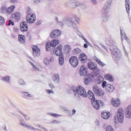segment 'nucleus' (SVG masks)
Here are the masks:
<instances>
[{
    "instance_id": "nucleus-1",
    "label": "nucleus",
    "mask_w": 131,
    "mask_h": 131,
    "mask_svg": "<svg viewBox=\"0 0 131 131\" xmlns=\"http://www.w3.org/2000/svg\"><path fill=\"white\" fill-rule=\"evenodd\" d=\"M105 43L110 46L111 52L114 60L118 61L121 59V52L116 47L115 40L111 37H107L105 39Z\"/></svg>"
},
{
    "instance_id": "nucleus-2",
    "label": "nucleus",
    "mask_w": 131,
    "mask_h": 131,
    "mask_svg": "<svg viewBox=\"0 0 131 131\" xmlns=\"http://www.w3.org/2000/svg\"><path fill=\"white\" fill-rule=\"evenodd\" d=\"M54 20L56 24L61 26V27H63L64 25H68V26L69 27H72L74 29H77V25H76V24L73 21V18L65 16L62 18V21H61L59 20L58 17L55 16Z\"/></svg>"
},
{
    "instance_id": "nucleus-3",
    "label": "nucleus",
    "mask_w": 131,
    "mask_h": 131,
    "mask_svg": "<svg viewBox=\"0 0 131 131\" xmlns=\"http://www.w3.org/2000/svg\"><path fill=\"white\" fill-rule=\"evenodd\" d=\"M73 92L75 98H79V97H82V98H86L88 97V93H86V90L81 85L77 86V88L75 89L73 87L71 88Z\"/></svg>"
},
{
    "instance_id": "nucleus-4",
    "label": "nucleus",
    "mask_w": 131,
    "mask_h": 131,
    "mask_svg": "<svg viewBox=\"0 0 131 131\" xmlns=\"http://www.w3.org/2000/svg\"><path fill=\"white\" fill-rule=\"evenodd\" d=\"M111 5H112V0H107L104 7L102 9V19L104 22H107L109 21V14H107V13L109 12V9L110 8H111Z\"/></svg>"
},
{
    "instance_id": "nucleus-5",
    "label": "nucleus",
    "mask_w": 131,
    "mask_h": 131,
    "mask_svg": "<svg viewBox=\"0 0 131 131\" xmlns=\"http://www.w3.org/2000/svg\"><path fill=\"white\" fill-rule=\"evenodd\" d=\"M74 3H75L74 0H69L67 1L64 5L65 7L71 8V9H75L78 7L82 8V9H85V5L84 4L80 2H76L74 4Z\"/></svg>"
},
{
    "instance_id": "nucleus-6",
    "label": "nucleus",
    "mask_w": 131,
    "mask_h": 131,
    "mask_svg": "<svg viewBox=\"0 0 131 131\" xmlns=\"http://www.w3.org/2000/svg\"><path fill=\"white\" fill-rule=\"evenodd\" d=\"M124 117V111L121 107L118 110L117 116L114 118L115 123L120 122V123H123V118Z\"/></svg>"
},
{
    "instance_id": "nucleus-7",
    "label": "nucleus",
    "mask_w": 131,
    "mask_h": 131,
    "mask_svg": "<svg viewBox=\"0 0 131 131\" xmlns=\"http://www.w3.org/2000/svg\"><path fill=\"white\" fill-rule=\"evenodd\" d=\"M88 68L93 71L94 75H98L100 73V69L97 68V64L93 62H90L88 64Z\"/></svg>"
},
{
    "instance_id": "nucleus-8",
    "label": "nucleus",
    "mask_w": 131,
    "mask_h": 131,
    "mask_svg": "<svg viewBox=\"0 0 131 131\" xmlns=\"http://www.w3.org/2000/svg\"><path fill=\"white\" fill-rule=\"evenodd\" d=\"M93 91L96 95L100 97H103L105 95V92L101 88H99L98 85H94L93 87Z\"/></svg>"
},
{
    "instance_id": "nucleus-9",
    "label": "nucleus",
    "mask_w": 131,
    "mask_h": 131,
    "mask_svg": "<svg viewBox=\"0 0 131 131\" xmlns=\"http://www.w3.org/2000/svg\"><path fill=\"white\" fill-rule=\"evenodd\" d=\"M36 20V17L35 16V14L33 13H29L26 17V21L27 23L29 24H32V23H34L35 20Z\"/></svg>"
},
{
    "instance_id": "nucleus-10",
    "label": "nucleus",
    "mask_w": 131,
    "mask_h": 131,
    "mask_svg": "<svg viewBox=\"0 0 131 131\" xmlns=\"http://www.w3.org/2000/svg\"><path fill=\"white\" fill-rule=\"evenodd\" d=\"M69 62L71 66L74 68L77 67V66L78 65V59L75 56L71 57L69 59Z\"/></svg>"
},
{
    "instance_id": "nucleus-11",
    "label": "nucleus",
    "mask_w": 131,
    "mask_h": 131,
    "mask_svg": "<svg viewBox=\"0 0 131 131\" xmlns=\"http://www.w3.org/2000/svg\"><path fill=\"white\" fill-rule=\"evenodd\" d=\"M92 101V104L95 108V109H96V110H98L99 108H100V106H103L104 105V102H102L100 100H91Z\"/></svg>"
},
{
    "instance_id": "nucleus-12",
    "label": "nucleus",
    "mask_w": 131,
    "mask_h": 131,
    "mask_svg": "<svg viewBox=\"0 0 131 131\" xmlns=\"http://www.w3.org/2000/svg\"><path fill=\"white\" fill-rule=\"evenodd\" d=\"M61 35V31L58 29L52 30L50 33L51 38H57Z\"/></svg>"
},
{
    "instance_id": "nucleus-13",
    "label": "nucleus",
    "mask_w": 131,
    "mask_h": 131,
    "mask_svg": "<svg viewBox=\"0 0 131 131\" xmlns=\"http://www.w3.org/2000/svg\"><path fill=\"white\" fill-rule=\"evenodd\" d=\"M20 125L21 126H23V127H26V128H28L29 129H30L31 130H34L36 131V128H34L33 126H32V125H28L26 124L25 123V122H24V120H21L20 121Z\"/></svg>"
},
{
    "instance_id": "nucleus-14",
    "label": "nucleus",
    "mask_w": 131,
    "mask_h": 131,
    "mask_svg": "<svg viewBox=\"0 0 131 131\" xmlns=\"http://www.w3.org/2000/svg\"><path fill=\"white\" fill-rule=\"evenodd\" d=\"M33 55L34 57H38L40 55V49L36 46H32Z\"/></svg>"
},
{
    "instance_id": "nucleus-15",
    "label": "nucleus",
    "mask_w": 131,
    "mask_h": 131,
    "mask_svg": "<svg viewBox=\"0 0 131 131\" xmlns=\"http://www.w3.org/2000/svg\"><path fill=\"white\" fill-rule=\"evenodd\" d=\"M63 50V45H59L57 46L56 50L55 51V55L57 57L61 56V55H64L62 53V50Z\"/></svg>"
},
{
    "instance_id": "nucleus-16",
    "label": "nucleus",
    "mask_w": 131,
    "mask_h": 131,
    "mask_svg": "<svg viewBox=\"0 0 131 131\" xmlns=\"http://www.w3.org/2000/svg\"><path fill=\"white\" fill-rule=\"evenodd\" d=\"M111 102L114 107H119L120 106L121 102L119 98H112Z\"/></svg>"
},
{
    "instance_id": "nucleus-17",
    "label": "nucleus",
    "mask_w": 131,
    "mask_h": 131,
    "mask_svg": "<svg viewBox=\"0 0 131 131\" xmlns=\"http://www.w3.org/2000/svg\"><path fill=\"white\" fill-rule=\"evenodd\" d=\"M28 61L30 63V64L32 66L33 70H35V71H41V70L39 69V68H41V66L40 64H39V63H35V64H34V63H33V62H32L29 60Z\"/></svg>"
},
{
    "instance_id": "nucleus-18",
    "label": "nucleus",
    "mask_w": 131,
    "mask_h": 131,
    "mask_svg": "<svg viewBox=\"0 0 131 131\" xmlns=\"http://www.w3.org/2000/svg\"><path fill=\"white\" fill-rule=\"evenodd\" d=\"M20 30L24 32L27 31L28 30V25H27V22L23 21L20 23Z\"/></svg>"
},
{
    "instance_id": "nucleus-19",
    "label": "nucleus",
    "mask_w": 131,
    "mask_h": 131,
    "mask_svg": "<svg viewBox=\"0 0 131 131\" xmlns=\"http://www.w3.org/2000/svg\"><path fill=\"white\" fill-rule=\"evenodd\" d=\"M11 20L13 21H18L20 20V18H21V13L19 12H16L14 14H12L11 15Z\"/></svg>"
},
{
    "instance_id": "nucleus-20",
    "label": "nucleus",
    "mask_w": 131,
    "mask_h": 131,
    "mask_svg": "<svg viewBox=\"0 0 131 131\" xmlns=\"http://www.w3.org/2000/svg\"><path fill=\"white\" fill-rule=\"evenodd\" d=\"M88 73V69L85 66H82L80 69L79 74L81 76H84Z\"/></svg>"
},
{
    "instance_id": "nucleus-21",
    "label": "nucleus",
    "mask_w": 131,
    "mask_h": 131,
    "mask_svg": "<svg viewBox=\"0 0 131 131\" xmlns=\"http://www.w3.org/2000/svg\"><path fill=\"white\" fill-rule=\"evenodd\" d=\"M79 60L83 64L88 60V56L84 53H81L79 56Z\"/></svg>"
},
{
    "instance_id": "nucleus-22",
    "label": "nucleus",
    "mask_w": 131,
    "mask_h": 131,
    "mask_svg": "<svg viewBox=\"0 0 131 131\" xmlns=\"http://www.w3.org/2000/svg\"><path fill=\"white\" fill-rule=\"evenodd\" d=\"M115 90L114 86L111 84H108L105 86V91L107 93H113Z\"/></svg>"
},
{
    "instance_id": "nucleus-23",
    "label": "nucleus",
    "mask_w": 131,
    "mask_h": 131,
    "mask_svg": "<svg viewBox=\"0 0 131 131\" xmlns=\"http://www.w3.org/2000/svg\"><path fill=\"white\" fill-rule=\"evenodd\" d=\"M125 116L126 118H131V104L128 105L126 108Z\"/></svg>"
},
{
    "instance_id": "nucleus-24",
    "label": "nucleus",
    "mask_w": 131,
    "mask_h": 131,
    "mask_svg": "<svg viewBox=\"0 0 131 131\" xmlns=\"http://www.w3.org/2000/svg\"><path fill=\"white\" fill-rule=\"evenodd\" d=\"M120 33L122 42V41H123V38L128 42L129 41V40L127 38V37H126V35H125V33H124L123 30L121 29H120Z\"/></svg>"
},
{
    "instance_id": "nucleus-25",
    "label": "nucleus",
    "mask_w": 131,
    "mask_h": 131,
    "mask_svg": "<svg viewBox=\"0 0 131 131\" xmlns=\"http://www.w3.org/2000/svg\"><path fill=\"white\" fill-rule=\"evenodd\" d=\"M17 111L18 112H19V113H20V114H21V115H23V116H24L25 120H26V121H28L29 120H30L31 118H30V116H29L28 115H26L25 114H24V112H23V111H21V110H20L19 108H17Z\"/></svg>"
},
{
    "instance_id": "nucleus-26",
    "label": "nucleus",
    "mask_w": 131,
    "mask_h": 131,
    "mask_svg": "<svg viewBox=\"0 0 131 131\" xmlns=\"http://www.w3.org/2000/svg\"><path fill=\"white\" fill-rule=\"evenodd\" d=\"M104 78L106 80L110 81V82H113L114 81V77L111 74H105L104 75Z\"/></svg>"
},
{
    "instance_id": "nucleus-27",
    "label": "nucleus",
    "mask_w": 131,
    "mask_h": 131,
    "mask_svg": "<svg viewBox=\"0 0 131 131\" xmlns=\"http://www.w3.org/2000/svg\"><path fill=\"white\" fill-rule=\"evenodd\" d=\"M52 80L56 83H59L60 81V77L58 74H54L52 76Z\"/></svg>"
},
{
    "instance_id": "nucleus-28",
    "label": "nucleus",
    "mask_w": 131,
    "mask_h": 131,
    "mask_svg": "<svg viewBox=\"0 0 131 131\" xmlns=\"http://www.w3.org/2000/svg\"><path fill=\"white\" fill-rule=\"evenodd\" d=\"M1 80L4 81V82H7V83H11V77L10 76H5L1 77Z\"/></svg>"
},
{
    "instance_id": "nucleus-29",
    "label": "nucleus",
    "mask_w": 131,
    "mask_h": 131,
    "mask_svg": "<svg viewBox=\"0 0 131 131\" xmlns=\"http://www.w3.org/2000/svg\"><path fill=\"white\" fill-rule=\"evenodd\" d=\"M104 81V78L101 75H99L96 79L95 80V82L96 84H100Z\"/></svg>"
},
{
    "instance_id": "nucleus-30",
    "label": "nucleus",
    "mask_w": 131,
    "mask_h": 131,
    "mask_svg": "<svg viewBox=\"0 0 131 131\" xmlns=\"http://www.w3.org/2000/svg\"><path fill=\"white\" fill-rule=\"evenodd\" d=\"M58 64L59 66L64 65V55H60L58 56Z\"/></svg>"
},
{
    "instance_id": "nucleus-31",
    "label": "nucleus",
    "mask_w": 131,
    "mask_h": 131,
    "mask_svg": "<svg viewBox=\"0 0 131 131\" xmlns=\"http://www.w3.org/2000/svg\"><path fill=\"white\" fill-rule=\"evenodd\" d=\"M93 59L94 61H96V62H97V63H98L100 66H101V67H104V66H105V63L102 62V61H101L100 59L98 58L96 56H94Z\"/></svg>"
},
{
    "instance_id": "nucleus-32",
    "label": "nucleus",
    "mask_w": 131,
    "mask_h": 131,
    "mask_svg": "<svg viewBox=\"0 0 131 131\" xmlns=\"http://www.w3.org/2000/svg\"><path fill=\"white\" fill-rule=\"evenodd\" d=\"M49 43L51 47L54 48V47H56V46H58V43H60V41H59V40L58 39H54L51 41Z\"/></svg>"
},
{
    "instance_id": "nucleus-33",
    "label": "nucleus",
    "mask_w": 131,
    "mask_h": 131,
    "mask_svg": "<svg viewBox=\"0 0 131 131\" xmlns=\"http://www.w3.org/2000/svg\"><path fill=\"white\" fill-rule=\"evenodd\" d=\"M111 114L109 112H103L101 116L103 119H108L110 117Z\"/></svg>"
},
{
    "instance_id": "nucleus-34",
    "label": "nucleus",
    "mask_w": 131,
    "mask_h": 131,
    "mask_svg": "<svg viewBox=\"0 0 131 131\" xmlns=\"http://www.w3.org/2000/svg\"><path fill=\"white\" fill-rule=\"evenodd\" d=\"M125 3L126 12L128 14H129V11L130 10V8L129 6L130 5V2H129V0H125Z\"/></svg>"
},
{
    "instance_id": "nucleus-35",
    "label": "nucleus",
    "mask_w": 131,
    "mask_h": 131,
    "mask_svg": "<svg viewBox=\"0 0 131 131\" xmlns=\"http://www.w3.org/2000/svg\"><path fill=\"white\" fill-rule=\"evenodd\" d=\"M81 38H82V39H83L85 42L86 43H84L83 45V47L85 49H86L89 46H88V45H90L91 43H90V42H89V41H88V40H86V39H85V38L84 37V35H81L80 36Z\"/></svg>"
},
{
    "instance_id": "nucleus-36",
    "label": "nucleus",
    "mask_w": 131,
    "mask_h": 131,
    "mask_svg": "<svg viewBox=\"0 0 131 131\" xmlns=\"http://www.w3.org/2000/svg\"><path fill=\"white\" fill-rule=\"evenodd\" d=\"M88 97L91 101H94L95 100V96L94 95V93L92 91H89L88 92Z\"/></svg>"
},
{
    "instance_id": "nucleus-37",
    "label": "nucleus",
    "mask_w": 131,
    "mask_h": 131,
    "mask_svg": "<svg viewBox=\"0 0 131 131\" xmlns=\"http://www.w3.org/2000/svg\"><path fill=\"white\" fill-rule=\"evenodd\" d=\"M18 40L20 43H25V36L23 35H18Z\"/></svg>"
},
{
    "instance_id": "nucleus-38",
    "label": "nucleus",
    "mask_w": 131,
    "mask_h": 131,
    "mask_svg": "<svg viewBox=\"0 0 131 131\" xmlns=\"http://www.w3.org/2000/svg\"><path fill=\"white\" fill-rule=\"evenodd\" d=\"M14 9H15V6L12 5L7 9L6 12L7 14H12V13H13Z\"/></svg>"
},
{
    "instance_id": "nucleus-39",
    "label": "nucleus",
    "mask_w": 131,
    "mask_h": 131,
    "mask_svg": "<svg viewBox=\"0 0 131 131\" xmlns=\"http://www.w3.org/2000/svg\"><path fill=\"white\" fill-rule=\"evenodd\" d=\"M43 62L46 66H49L50 65V59L47 57H45L43 59Z\"/></svg>"
},
{
    "instance_id": "nucleus-40",
    "label": "nucleus",
    "mask_w": 131,
    "mask_h": 131,
    "mask_svg": "<svg viewBox=\"0 0 131 131\" xmlns=\"http://www.w3.org/2000/svg\"><path fill=\"white\" fill-rule=\"evenodd\" d=\"M73 54H74V55H77V54H79L81 52V50H80V49L79 48H76L75 49H74L73 51Z\"/></svg>"
},
{
    "instance_id": "nucleus-41",
    "label": "nucleus",
    "mask_w": 131,
    "mask_h": 131,
    "mask_svg": "<svg viewBox=\"0 0 131 131\" xmlns=\"http://www.w3.org/2000/svg\"><path fill=\"white\" fill-rule=\"evenodd\" d=\"M95 76H97V75L95 76V75H94V72H93L91 74H88V79L90 80H93L94 77H95Z\"/></svg>"
},
{
    "instance_id": "nucleus-42",
    "label": "nucleus",
    "mask_w": 131,
    "mask_h": 131,
    "mask_svg": "<svg viewBox=\"0 0 131 131\" xmlns=\"http://www.w3.org/2000/svg\"><path fill=\"white\" fill-rule=\"evenodd\" d=\"M5 22L6 21L5 20V18H4L2 16H0V26L5 25Z\"/></svg>"
},
{
    "instance_id": "nucleus-43",
    "label": "nucleus",
    "mask_w": 131,
    "mask_h": 131,
    "mask_svg": "<svg viewBox=\"0 0 131 131\" xmlns=\"http://www.w3.org/2000/svg\"><path fill=\"white\" fill-rule=\"evenodd\" d=\"M48 115H50V116H52L53 117H58L62 116L61 115H58L53 113H48Z\"/></svg>"
},
{
    "instance_id": "nucleus-44",
    "label": "nucleus",
    "mask_w": 131,
    "mask_h": 131,
    "mask_svg": "<svg viewBox=\"0 0 131 131\" xmlns=\"http://www.w3.org/2000/svg\"><path fill=\"white\" fill-rule=\"evenodd\" d=\"M46 92L47 94L49 95V96H51V95H54V94H55V92H54V90H53L47 89Z\"/></svg>"
},
{
    "instance_id": "nucleus-45",
    "label": "nucleus",
    "mask_w": 131,
    "mask_h": 131,
    "mask_svg": "<svg viewBox=\"0 0 131 131\" xmlns=\"http://www.w3.org/2000/svg\"><path fill=\"white\" fill-rule=\"evenodd\" d=\"M24 96H26V97H27V98H33V95L32 94H30L29 93H28V92H24L23 93Z\"/></svg>"
},
{
    "instance_id": "nucleus-46",
    "label": "nucleus",
    "mask_w": 131,
    "mask_h": 131,
    "mask_svg": "<svg viewBox=\"0 0 131 131\" xmlns=\"http://www.w3.org/2000/svg\"><path fill=\"white\" fill-rule=\"evenodd\" d=\"M73 19H74L77 23H79V22L80 21V18H79V17H78L76 15H74Z\"/></svg>"
},
{
    "instance_id": "nucleus-47",
    "label": "nucleus",
    "mask_w": 131,
    "mask_h": 131,
    "mask_svg": "<svg viewBox=\"0 0 131 131\" xmlns=\"http://www.w3.org/2000/svg\"><path fill=\"white\" fill-rule=\"evenodd\" d=\"M18 83L21 85H25V84H26V83L25 82V81H24V80L23 79L19 80Z\"/></svg>"
},
{
    "instance_id": "nucleus-48",
    "label": "nucleus",
    "mask_w": 131,
    "mask_h": 131,
    "mask_svg": "<svg viewBox=\"0 0 131 131\" xmlns=\"http://www.w3.org/2000/svg\"><path fill=\"white\" fill-rule=\"evenodd\" d=\"M106 131H114V129H113L112 126L108 125L106 127Z\"/></svg>"
},
{
    "instance_id": "nucleus-49",
    "label": "nucleus",
    "mask_w": 131,
    "mask_h": 131,
    "mask_svg": "<svg viewBox=\"0 0 131 131\" xmlns=\"http://www.w3.org/2000/svg\"><path fill=\"white\" fill-rule=\"evenodd\" d=\"M51 45L50 44L49 42H48L46 45V51H47V52H49V51L51 50Z\"/></svg>"
},
{
    "instance_id": "nucleus-50",
    "label": "nucleus",
    "mask_w": 131,
    "mask_h": 131,
    "mask_svg": "<svg viewBox=\"0 0 131 131\" xmlns=\"http://www.w3.org/2000/svg\"><path fill=\"white\" fill-rule=\"evenodd\" d=\"M91 81H92L90 80V79L86 78L85 80H84V83L86 85H88L89 83H90V82H91Z\"/></svg>"
},
{
    "instance_id": "nucleus-51",
    "label": "nucleus",
    "mask_w": 131,
    "mask_h": 131,
    "mask_svg": "<svg viewBox=\"0 0 131 131\" xmlns=\"http://www.w3.org/2000/svg\"><path fill=\"white\" fill-rule=\"evenodd\" d=\"M64 48L66 50H67L68 52H70V51H71V46H70V45H66L64 46Z\"/></svg>"
},
{
    "instance_id": "nucleus-52",
    "label": "nucleus",
    "mask_w": 131,
    "mask_h": 131,
    "mask_svg": "<svg viewBox=\"0 0 131 131\" xmlns=\"http://www.w3.org/2000/svg\"><path fill=\"white\" fill-rule=\"evenodd\" d=\"M106 85H107V82H106V81H103L101 85L102 88L104 89V88H106Z\"/></svg>"
},
{
    "instance_id": "nucleus-53",
    "label": "nucleus",
    "mask_w": 131,
    "mask_h": 131,
    "mask_svg": "<svg viewBox=\"0 0 131 131\" xmlns=\"http://www.w3.org/2000/svg\"><path fill=\"white\" fill-rule=\"evenodd\" d=\"M55 61V57L53 56H51L49 59L50 63H52Z\"/></svg>"
},
{
    "instance_id": "nucleus-54",
    "label": "nucleus",
    "mask_w": 131,
    "mask_h": 131,
    "mask_svg": "<svg viewBox=\"0 0 131 131\" xmlns=\"http://www.w3.org/2000/svg\"><path fill=\"white\" fill-rule=\"evenodd\" d=\"M38 127H39L40 128H41L42 129H43V130H45V131H49V130H48V129H47V128H46L42 126L38 125Z\"/></svg>"
},
{
    "instance_id": "nucleus-55",
    "label": "nucleus",
    "mask_w": 131,
    "mask_h": 131,
    "mask_svg": "<svg viewBox=\"0 0 131 131\" xmlns=\"http://www.w3.org/2000/svg\"><path fill=\"white\" fill-rule=\"evenodd\" d=\"M49 86L50 89H55V85L52 83H49Z\"/></svg>"
},
{
    "instance_id": "nucleus-56",
    "label": "nucleus",
    "mask_w": 131,
    "mask_h": 131,
    "mask_svg": "<svg viewBox=\"0 0 131 131\" xmlns=\"http://www.w3.org/2000/svg\"><path fill=\"white\" fill-rule=\"evenodd\" d=\"M13 31H14V32H18L19 28H18L17 27H14L13 29Z\"/></svg>"
},
{
    "instance_id": "nucleus-57",
    "label": "nucleus",
    "mask_w": 131,
    "mask_h": 131,
    "mask_svg": "<svg viewBox=\"0 0 131 131\" xmlns=\"http://www.w3.org/2000/svg\"><path fill=\"white\" fill-rule=\"evenodd\" d=\"M123 49H124L125 53V56H126V57H128V54H127V52L125 50V47H124V46H123Z\"/></svg>"
},
{
    "instance_id": "nucleus-58",
    "label": "nucleus",
    "mask_w": 131,
    "mask_h": 131,
    "mask_svg": "<svg viewBox=\"0 0 131 131\" xmlns=\"http://www.w3.org/2000/svg\"><path fill=\"white\" fill-rule=\"evenodd\" d=\"M91 2L94 5H96L97 4V0H91Z\"/></svg>"
},
{
    "instance_id": "nucleus-59",
    "label": "nucleus",
    "mask_w": 131,
    "mask_h": 131,
    "mask_svg": "<svg viewBox=\"0 0 131 131\" xmlns=\"http://www.w3.org/2000/svg\"><path fill=\"white\" fill-rule=\"evenodd\" d=\"M8 26H10V25H14V22H12L11 20H9V23L8 24Z\"/></svg>"
},
{
    "instance_id": "nucleus-60",
    "label": "nucleus",
    "mask_w": 131,
    "mask_h": 131,
    "mask_svg": "<svg viewBox=\"0 0 131 131\" xmlns=\"http://www.w3.org/2000/svg\"><path fill=\"white\" fill-rule=\"evenodd\" d=\"M35 4H39L40 3V0H34Z\"/></svg>"
},
{
    "instance_id": "nucleus-61",
    "label": "nucleus",
    "mask_w": 131,
    "mask_h": 131,
    "mask_svg": "<svg viewBox=\"0 0 131 131\" xmlns=\"http://www.w3.org/2000/svg\"><path fill=\"white\" fill-rule=\"evenodd\" d=\"M96 125H100V121L99 120H96L95 122Z\"/></svg>"
},
{
    "instance_id": "nucleus-62",
    "label": "nucleus",
    "mask_w": 131,
    "mask_h": 131,
    "mask_svg": "<svg viewBox=\"0 0 131 131\" xmlns=\"http://www.w3.org/2000/svg\"><path fill=\"white\" fill-rule=\"evenodd\" d=\"M101 47L104 49V50H105V51H107V47L104 46V45H101Z\"/></svg>"
},
{
    "instance_id": "nucleus-63",
    "label": "nucleus",
    "mask_w": 131,
    "mask_h": 131,
    "mask_svg": "<svg viewBox=\"0 0 131 131\" xmlns=\"http://www.w3.org/2000/svg\"><path fill=\"white\" fill-rule=\"evenodd\" d=\"M52 123H60V122L57 121V120H54L52 121Z\"/></svg>"
},
{
    "instance_id": "nucleus-64",
    "label": "nucleus",
    "mask_w": 131,
    "mask_h": 131,
    "mask_svg": "<svg viewBox=\"0 0 131 131\" xmlns=\"http://www.w3.org/2000/svg\"><path fill=\"white\" fill-rule=\"evenodd\" d=\"M11 3H13V4H16L17 3V0H10Z\"/></svg>"
}]
</instances>
